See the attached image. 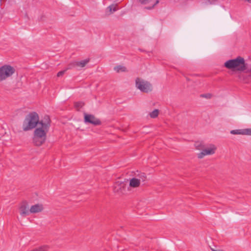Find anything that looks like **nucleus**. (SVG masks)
I'll return each instance as SVG.
<instances>
[{
  "label": "nucleus",
  "instance_id": "aec40b11",
  "mask_svg": "<svg viewBox=\"0 0 251 251\" xmlns=\"http://www.w3.org/2000/svg\"><path fill=\"white\" fill-rule=\"evenodd\" d=\"M232 134H242L243 135V129H236L230 131Z\"/></svg>",
  "mask_w": 251,
  "mask_h": 251
},
{
  "label": "nucleus",
  "instance_id": "9b49d317",
  "mask_svg": "<svg viewBox=\"0 0 251 251\" xmlns=\"http://www.w3.org/2000/svg\"><path fill=\"white\" fill-rule=\"evenodd\" d=\"M44 210L43 205L42 204L38 203L32 205L30 209L29 212L31 213H37L42 212Z\"/></svg>",
  "mask_w": 251,
  "mask_h": 251
},
{
  "label": "nucleus",
  "instance_id": "2eb2a0df",
  "mask_svg": "<svg viewBox=\"0 0 251 251\" xmlns=\"http://www.w3.org/2000/svg\"><path fill=\"white\" fill-rule=\"evenodd\" d=\"M46 141L45 139L40 138H36V136L33 137V142L35 146H41Z\"/></svg>",
  "mask_w": 251,
  "mask_h": 251
},
{
  "label": "nucleus",
  "instance_id": "f3484780",
  "mask_svg": "<svg viewBox=\"0 0 251 251\" xmlns=\"http://www.w3.org/2000/svg\"><path fill=\"white\" fill-rule=\"evenodd\" d=\"M136 177L138 178V179H140V182L145 181L146 179V176L145 173H139L136 176Z\"/></svg>",
  "mask_w": 251,
  "mask_h": 251
},
{
  "label": "nucleus",
  "instance_id": "412c9836",
  "mask_svg": "<svg viewBox=\"0 0 251 251\" xmlns=\"http://www.w3.org/2000/svg\"><path fill=\"white\" fill-rule=\"evenodd\" d=\"M243 135H251V128L243 129Z\"/></svg>",
  "mask_w": 251,
  "mask_h": 251
},
{
  "label": "nucleus",
  "instance_id": "f257e3e1",
  "mask_svg": "<svg viewBox=\"0 0 251 251\" xmlns=\"http://www.w3.org/2000/svg\"><path fill=\"white\" fill-rule=\"evenodd\" d=\"M39 125V116L37 113L33 112L28 114L23 124V129L24 131H28L35 128Z\"/></svg>",
  "mask_w": 251,
  "mask_h": 251
},
{
  "label": "nucleus",
  "instance_id": "393cba45",
  "mask_svg": "<svg viewBox=\"0 0 251 251\" xmlns=\"http://www.w3.org/2000/svg\"><path fill=\"white\" fill-rule=\"evenodd\" d=\"M202 98H205L206 99H210L212 97V95L211 94H202L201 96Z\"/></svg>",
  "mask_w": 251,
  "mask_h": 251
},
{
  "label": "nucleus",
  "instance_id": "4be33fe9",
  "mask_svg": "<svg viewBox=\"0 0 251 251\" xmlns=\"http://www.w3.org/2000/svg\"><path fill=\"white\" fill-rule=\"evenodd\" d=\"M108 9L109 10L110 13H112L117 10L116 6L114 5H110L108 7Z\"/></svg>",
  "mask_w": 251,
  "mask_h": 251
},
{
  "label": "nucleus",
  "instance_id": "b1692460",
  "mask_svg": "<svg viewBox=\"0 0 251 251\" xmlns=\"http://www.w3.org/2000/svg\"><path fill=\"white\" fill-rule=\"evenodd\" d=\"M218 0H205V3L206 4H214L215 2L217 1Z\"/></svg>",
  "mask_w": 251,
  "mask_h": 251
},
{
  "label": "nucleus",
  "instance_id": "0eeeda50",
  "mask_svg": "<svg viewBox=\"0 0 251 251\" xmlns=\"http://www.w3.org/2000/svg\"><path fill=\"white\" fill-rule=\"evenodd\" d=\"M28 203L26 201H23L20 205V214L22 217H25L28 215L30 212Z\"/></svg>",
  "mask_w": 251,
  "mask_h": 251
},
{
  "label": "nucleus",
  "instance_id": "ddd939ff",
  "mask_svg": "<svg viewBox=\"0 0 251 251\" xmlns=\"http://www.w3.org/2000/svg\"><path fill=\"white\" fill-rule=\"evenodd\" d=\"M140 185V179L136 177H133L130 179L129 186L132 188H137Z\"/></svg>",
  "mask_w": 251,
  "mask_h": 251
},
{
  "label": "nucleus",
  "instance_id": "a211bd4d",
  "mask_svg": "<svg viewBox=\"0 0 251 251\" xmlns=\"http://www.w3.org/2000/svg\"><path fill=\"white\" fill-rule=\"evenodd\" d=\"M159 114V110L158 109H154L150 113V117L152 118H156Z\"/></svg>",
  "mask_w": 251,
  "mask_h": 251
},
{
  "label": "nucleus",
  "instance_id": "dca6fc26",
  "mask_svg": "<svg viewBox=\"0 0 251 251\" xmlns=\"http://www.w3.org/2000/svg\"><path fill=\"white\" fill-rule=\"evenodd\" d=\"M114 70L117 73L126 72L127 71L126 68L125 67L121 65L115 67Z\"/></svg>",
  "mask_w": 251,
  "mask_h": 251
},
{
  "label": "nucleus",
  "instance_id": "6ab92c4d",
  "mask_svg": "<svg viewBox=\"0 0 251 251\" xmlns=\"http://www.w3.org/2000/svg\"><path fill=\"white\" fill-rule=\"evenodd\" d=\"M84 105V103L79 101V102H76L75 103V108L77 110H79L82 106Z\"/></svg>",
  "mask_w": 251,
  "mask_h": 251
},
{
  "label": "nucleus",
  "instance_id": "423d86ee",
  "mask_svg": "<svg viewBox=\"0 0 251 251\" xmlns=\"http://www.w3.org/2000/svg\"><path fill=\"white\" fill-rule=\"evenodd\" d=\"M84 121L86 123L91 124L95 126L100 125L101 124L100 120L94 115L86 113L84 114Z\"/></svg>",
  "mask_w": 251,
  "mask_h": 251
},
{
  "label": "nucleus",
  "instance_id": "5701e85b",
  "mask_svg": "<svg viewBox=\"0 0 251 251\" xmlns=\"http://www.w3.org/2000/svg\"><path fill=\"white\" fill-rule=\"evenodd\" d=\"M238 77L241 81H244L245 80V75L241 73L238 74Z\"/></svg>",
  "mask_w": 251,
  "mask_h": 251
},
{
  "label": "nucleus",
  "instance_id": "f8f14e48",
  "mask_svg": "<svg viewBox=\"0 0 251 251\" xmlns=\"http://www.w3.org/2000/svg\"><path fill=\"white\" fill-rule=\"evenodd\" d=\"M139 1L143 4H150L151 6L147 8L149 9L152 8L159 2L157 0H139Z\"/></svg>",
  "mask_w": 251,
  "mask_h": 251
},
{
  "label": "nucleus",
  "instance_id": "bb28decb",
  "mask_svg": "<svg viewBox=\"0 0 251 251\" xmlns=\"http://www.w3.org/2000/svg\"><path fill=\"white\" fill-rule=\"evenodd\" d=\"M65 70L59 72L57 74V76L58 77H60V76H62V75H64V74L65 73Z\"/></svg>",
  "mask_w": 251,
  "mask_h": 251
},
{
  "label": "nucleus",
  "instance_id": "9d476101",
  "mask_svg": "<svg viewBox=\"0 0 251 251\" xmlns=\"http://www.w3.org/2000/svg\"><path fill=\"white\" fill-rule=\"evenodd\" d=\"M39 125L41 126L43 128L49 129L50 126V117L48 115H45L41 121H39Z\"/></svg>",
  "mask_w": 251,
  "mask_h": 251
},
{
  "label": "nucleus",
  "instance_id": "1a4fd4ad",
  "mask_svg": "<svg viewBox=\"0 0 251 251\" xmlns=\"http://www.w3.org/2000/svg\"><path fill=\"white\" fill-rule=\"evenodd\" d=\"M49 129L43 128L42 127H37L34 132V136L36 138H44L46 139V134Z\"/></svg>",
  "mask_w": 251,
  "mask_h": 251
},
{
  "label": "nucleus",
  "instance_id": "f03ea898",
  "mask_svg": "<svg viewBox=\"0 0 251 251\" xmlns=\"http://www.w3.org/2000/svg\"><path fill=\"white\" fill-rule=\"evenodd\" d=\"M225 66L229 69L236 68V70L239 71H244L247 68L244 59L240 56L236 59L227 61L225 63Z\"/></svg>",
  "mask_w": 251,
  "mask_h": 251
},
{
  "label": "nucleus",
  "instance_id": "4468645a",
  "mask_svg": "<svg viewBox=\"0 0 251 251\" xmlns=\"http://www.w3.org/2000/svg\"><path fill=\"white\" fill-rule=\"evenodd\" d=\"M216 150V147L214 145H212L210 146V148L204 149L203 150L204 152L205 155H206L214 154Z\"/></svg>",
  "mask_w": 251,
  "mask_h": 251
},
{
  "label": "nucleus",
  "instance_id": "7ed1b4c3",
  "mask_svg": "<svg viewBox=\"0 0 251 251\" xmlns=\"http://www.w3.org/2000/svg\"><path fill=\"white\" fill-rule=\"evenodd\" d=\"M15 71V69L9 65H4L0 67V82L11 76Z\"/></svg>",
  "mask_w": 251,
  "mask_h": 251
},
{
  "label": "nucleus",
  "instance_id": "a878e982",
  "mask_svg": "<svg viewBox=\"0 0 251 251\" xmlns=\"http://www.w3.org/2000/svg\"><path fill=\"white\" fill-rule=\"evenodd\" d=\"M205 155V153H204V152L203 151V150L200 153H199L198 154V157L199 158H203L204 156Z\"/></svg>",
  "mask_w": 251,
  "mask_h": 251
},
{
  "label": "nucleus",
  "instance_id": "6e6552de",
  "mask_svg": "<svg viewBox=\"0 0 251 251\" xmlns=\"http://www.w3.org/2000/svg\"><path fill=\"white\" fill-rule=\"evenodd\" d=\"M90 61L89 58H87L86 59L81 60L80 61H74L71 63H70L68 65V69H72L74 67H79V68H83Z\"/></svg>",
  "mask_w": 251,
  "mask_h": 251
},
{
  "label": "nucleus",
  "instance_id": "20e7f679",
  "mask_svg": "<svg viewBox=\"0 0 251 251\" xmlns=\"http://www.w3.org/2000/svg\"><path fill=\"white\" fill-rule=\"evenodd\" d=\"M135 83L136 87L143 92L148 93L152 90V86L150 82L140 78L136 79Z\"/></svg>",
  "mask_w": 251,
  "mask_h": 251
},
{
  "label": "nucleus",
  "instance_id": "39448f33",
  "mask_svg": "<svg viewBox=\"0 0 251 251\" xmlns=\"http://www.w3.org/2000/svg\"><path fill=\"white\" fill-rule=\"evenodd\" d=\"M114 191L119 195H124L126 192V184L123 181H117L114 185Z\"/></svg>",
  "mask_w": 251,
  "mask_h": 251
}]
</instances>
